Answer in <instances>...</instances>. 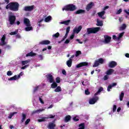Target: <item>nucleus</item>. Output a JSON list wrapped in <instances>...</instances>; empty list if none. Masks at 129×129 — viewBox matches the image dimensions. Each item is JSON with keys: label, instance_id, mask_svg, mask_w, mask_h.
<instances>
[{"label": "nucleus", "instance_id": "0e129e2a", "mask_svg": "<svg viewBox=\"0 0 129 129\" xmlns=\"http://www.w3.org/2000/svg\"><path fill=\"white\" fill-rule=\"evenodd\" d=\"M16 37L18 39H20L21 38V35H20L19 34H17L16 35Z\"/></svg>", "mask_w": 129, "mask_h": 129}, {"label": "nucleus", "instance_id": "0eeeda50", "mask_svg": "<svg viewBox=\"0 0 129 129\" xmlns=\"http://www.w3.org/2000/svg\"><path fill=\"white\" fill-rule=\"evenodd\" d=\"M9 21L10 25H14L16 22V16L14 15H9Z\"/></svg>", "mask_w": 129, "mask_h": 129}, {"label": "nucleus", "instance_id": "a19ab883", "mask_svg": "<svg viewBox=\"0 0 129 129\" xmlns=\"http://www.w3.org/2000/svg\"><path fill=\"white\" fill-rule=\"evenodd\" d=\"M30 121H31V119H30V118L27 119L26 120L25 123V125L29 124V123L30 122Z\"/></svg>", "mask_w": 129, "mask_h": 129}, {"label": "nucleus", "instance_id": "6e6d98bb", "mask_svg": "<svg viewBox=\"0 0 129 129\" xmlns=\"http://www.w3.org/2000/svg\"><path fill=\"white\" fill-rule=\"evenodd\" d=\"M27 67H29V65L28 64L25 65L24 67H21V69L24 70V69H26V68H27Z\"/></svg>", "mask_w": 129, "mask_h": 129}, {"label": "nucleus", "instance_id": "13d9d810", "mask_svg": "<svg viewBox=\"0 0 129 129\" xmlns=\"http://www.w3.org/2000/svg\"><path fill=\"white\" fill-rule=\"evenodd\" d=\"M76 41H77V42H78V43H79V44H83V42L82 41H80V39H76Z\"/></svg>", "mask_w": 129, "mask_h": 129}, {"label": "nucleus", "instance_id": "2eb2a0df", "mask_svg": "<svg viewBox=\"0 0 129 129\" xmlns=\"http://www.w3.org/2000/svg\"><path fill=\"white\" fill-rule=\"evenodd\" d=\"M83 66H88V62H82L76 66L77 68H80L81 67H83Z\"/></svg>", "mask_w": 129, "mask_h": 129}, {"label": "nucleus", "instance_id": "f03ea898", "mask_svg": "<svg viewBox=\"0 0 129 129\" xmlns=\"http://www.w3.org/2000/svg\"><path fill=\"white\" fill-rule=\"evenodd\" d=\"M75 10H76V6L74 4L67 5L62 8V11L66 12H74Z\"/></svg>", "mask_w": 129, "mask_h": 129}, {"label": "nucleus", "instance_id": "20e7f679", "mask_svg": "<svg viewBox=\"0 0 129 129\" xmlns=\"http://www.w3.org/2000/svg\"><path fill=\"white\" fill-rule=\"evenodd\" d=\"M6 34L3 35L2 38L1 39V42L0 43V46H5V49H7L8 50H10L11 49V46L9 45H7V42H6Z\"/></svg>", "mask_w": 129, "mask_h": 129}, {"label": "nucleus", "instance_id": "69168bd1", "mask_svg": "<svg viewBox=\"0 0 129 129\" xmlns=\"http://www.w3.org/2000/svg\"><path fill=\"white\" fill-rule=\"evenodd\" d=\"M62 73L63 75H66V71H65V70H63L62 71Z\"/></svg>", "mask_w": 129, "mask_h": 129}, {"label": "nucleus", "instance_id": "774afa93", "mask_svg": "<svg viewBox=\"0 0 129 129\" xmlns=\"http://www.w3.org/2000/svg\"><path fill=\"white\" fill-rule=\"evenodd\" d=\"M124 12L125 13V14H126L127 15H128L129 16V12L127 11L126 10H124Z\"/></svg>", "mask_w": 129, "mask_h": 129}, {"label": "nucleus", "instance_id": "5fc2aeb1", "mask_svg": "<svg viewBox=\"0 0 129 129\" xmlns=\"http://www.w3.org/2000/svg\"><path fill=\"white\" fill-rule=\"evenodd\" d=\"M116 110V105H114L113 107V112H115Z\"/></svg>", "mask_w": 129, "mask_h": 129}, {"label": "nucleus", "instance_id": "4be33fe9", "mask_svg": "<svg viewBox=\"0 0 129 129\" xmlns=\"http://www.w3.org/2000/svg\"><path fill=\"white\" fill-rule=\"evenodd\" d=\"M85 10H82V9H80V10L77 11L75 12V14L76 15H79L80 14H85Z\"/></svg>", "mask_w": 129, "mask_h": 129}, {"label": "nucleus", "instance_id": "412c9836", "mask_svg": "<svg viewBox=\"0 0 129 129\" xmlns=\"http://www.w3.org/2000/svg\"><path fill=\"white\" fill-rule=\"evenodd\" d=\"M113 72H114V70L110 69L106 71V74H107V75H111Z\"/></svg>", "mask_w": 129, "mask_h": 129}, {"label": "nucleus", "instance_id": "423d86ee", "mask_svg": "<svg viewBox=\"0 0 129 129\" xmlns=\"http://www.w3.org/2000/svg\"><path fill=\"white\" fill-rule=\"evenodd\" d=\"M104 60L102 58H100L98 60L95 61L94 64L93 66V67H97L99 66V64H103Z\"/></svg>", "mask_w": 129, "mask_h": 129}, {"label": "nucleus", "instance_id": "72a5a7b5", "mask_svg": "<svg viewBox=\"0 0 129 129\" xmlns=\"http://www.w3.org/2000/svg\"><path fill=\"white\" fill-rule=\"evenodd\" d=\"M81 54H82V53L81 52V51L78 50V51H76L75 56V57H78V56H79L80 55H81Z\"/></svg>", "mask_w": 129, "mask_h": 129}, {"label": "nucleus", "instance_id": "58836bf2", "mask_svg": "<svg viewBox=\"0 0 129 129\" xmlns=\"http://www.w3.org/2000/svg\"><path fill=\"white\" fill-rule=\"evenodd\" d=\"M54 117H55V115H53L52 114H49L46 117V119H48V118H54Z\"/></svg>", "mask_w": 129, "mask_h": 129}, {"label": "nucleus", "instance_id": "603ef678", "mask_svg": "<svg viewBox=\"0 0 129 129\" xmlns=\"http://www.w3.org/2000/svg\"><path fill=\"white\" fill-rule=\"evenodd\" d=\"M69 32H70V27H68L66 29V33L69 34Z\"/></svg>", "mask_w": 129, "mask_h": 129}, {"label": "nucleus", "instance_id": "a18cd8bd", "mask_svg": "<svg viewBox=\"0 0 129 129\" xmlns=\"http://www.w3.org/2000/svg\"><path fill=\"white\" fill-rule=\"evenodd\" d=\"M28 63H29V61H28V60H25V61H22V65H26V64H28Z\"/></svg>", "mask_w": 129, "mask_h": 129}, {"label": "nucleus", "instance_id": "a211bd4d", "mask_svg": "<svg viewBox=\"0 0 129 129\" xmlns=\"http://www.w3.org/2000/svg\"><path fill=\"white\" fill-rule=\"evenodd\" d=\"M96 26L98 27H102V26H103V22H102V21H100L99 19H97Z\"/></svg>", "mask_w": 129, "mask_h": 129}, {"label": "nucleus", "instance_id": "f257e3e1", "mask_svg": "<svg viewBox=\"0 0 129 129\" xmlns=\"http://www.w3.org/2000/svg\"><path fill=\"white\" fill-rule=\"evenodd\" d=\"M20 8V4L18 2H11L6 6V10H10L13 12H18Z\"/></svg>", "mask_w": 129, "mask_h": 129}, {"label": "nucleus", "instance_id": "9d476101", "mask_svg": "<svg viewBox=\"0 0 129 129\" xmlns=\"http://www.w3.org/2000/svg\"><path fill=\"white\" fill-rule=\"evenodd\" d=\"M46 78L47 79V81L49 82V83H53L54 82V77L51 74H48L46 75Z\"/></svg>", "mask_w": 129, "mask_h": 129}, {"label": "nucleus", "instance_id": "37998d69", "mask_svg": "<svg viewBox=\"0 0 129 129\" xmlns=\"http://www.w3.org/2000/svg\"><path fill=\"white\" fill-rule=\"evenodd\" d=\"M7 75L8 76H12V75H13V73H12V71H9L7 72Z\"/></svg>", "mask_w": 129, "mask_h": 129}, {"label": "nucleus", "instance_id": "393cba45", "mask_svg": "<svg viewBox=\"0 0 129 129\" xmlns=\"http://www.w3.org/2000/svg\"><path fill=\"white\" fill-rule=\"evenodd\" d=\"M70 22H71V20H68L67 21L61 22L60 24H62V25H66V26H68V25H69V24L70 23Z\"/></svg>", "mask_w": 129, "mask_h": 129}, {"label": "nucleus", "instance_id": "4c0bfd02", "mask_svg": "<svg viewBox=\"0 0 129 129\" xmlns=\"http://www.w3.org/2000/svg\"><path fill=\"white\" fill-rule=\"evenodd\" d=\"M47 119L46 117H42L41 119H38V121L39 122H42V121H45L46 119Z\"/></svg>", "mask_w": 129, "mask_h": 129}, {"label": "nucleus", "instance_id": "7c9ffc66", "mask_svg": "<svg viewBox=\"0 0 129 129\" xmlns=\"http://www.w3.org/2000/svg\"><path fill=\"white\" fill-rule=\"evenodd\" d=\"M126 28V25L125 24H123L121 27L119 28V31H123Z\"/></svg>", "mask_w": 129, "mask_h": 129}, {"label": "nucleus", "instance_id": "cd10ccee", "mask_svg": "<svg viewBox=\"0 0 129 129\" xmlns=\"http://www.w3.org/2000/svg\"><path fill=\"white\" fill-rule=\"evenodd\" d=\"M101 91H103V88L102 87H101L99 88L98 91L96 93H95L94 96H96V95H97L98 94V93H100V92H101Z\"/></svg>", "mask_w": 129, "mask_h": 129}, {"label": "nucleus", "instance_id": "338daca9", "mask_svg": "<svg viewBox=\"0 0 129 129\" xmlns=\"http://www.w3.org/2000/svg\"><path fill=\"white\" fill-rule=\"evenodd\" d=\"M4 1L6 4H7V5L10 4V0H4Z\"/></svg>", "mask_w": 129, "mask_h": 129}, {"label": "nucleus", "instance_id": "6ab92c4d", "mask_svg": "<svg viewBox=\"0 0 129 129\" xmlns=\"http://www.w3.org/2000/svg\"><path fill=\"white\" fill-rule=\"evenodd\" d=\"M51 42L49 40H43L39 43L41 45H49Z\"/></svg>", "mask_w": 129, "mask_h": 129}, {"label": "nucleus", "instance_id": "b1692460", "mask_svg": "<svg viewBox=\"0 0 129 129\" xmlns=\"http://www.w3.org/2000/svg\"><path fill=\"white\" fill-rule=\"evenodd\" d=\"M67 65L69 68H70V67H71V66H72V59L70 58L69 60H68L67 61Z\"/></svg>", "mask_w": 129, "mask_h": 129}, {"label": "nucleus", "instance_id": "f3484780", "mask_svg": "<svg viewBox=\"0 0 129 129\" xmlns=\"http://www.w3.org/2000/svg\"><path fill=\"white\" fill-rule=\"evenodd\" d=\"M45 109H39L38 110H35L32 111V114H35L36 113H40V112H42V111H44Z\"/></svg>", "mask_w": 129, "mask_h": 129}, {"label": "nucleus", "instance_id": "473e14b6", "mask_svg": "<svg viewBox=\"0 0 129 129\" xmlns=\"http://www.w3.org/2000/svg\"><path fill=\"white\" fill-rule=\"evenodd\" d=\"M79 126V129H84V128H85V125L84 123H82L80 124Z\"/></svg>", "mask_w": 129, "mask_h": 129}, {"label": "nucleus", "instance_id": "ea45409f", "mask_svg": "<svg viewBox=\"0 0 129 129\" xmlns=\"http://www.w3.org/2000/svg\"><path fill=\"white\" fill-rule=\"evenodd\" d=\"M18 30H16L14 32H11L10 33V35H11V36H13L14 35H17V34H18Z\"/></svg>", "mask_w": 129, "mask_h": 129}, {"label": "nucleus", "instance_id": "c03bdc74", "mask_svg": "<svg viewBox=\"0 0 129 129\" xmlns=\"http://www.w3.org/2000/svg\"><path fill=\"white\" fill-rule=\"evenodd\" d=\"M55 80L56 83H60V82H61V81L60 80V78L59 77L56 78Z\"/></svg>", "mask_w": 129, "mask_h": 129}, {"label": "nucleus", "instance_id": "e433bc0d", "mask_svg": "<svg viewBox=\"0 0 129 129\" xmlns=\"http://www.w3.org/2000/svg\"><path fill=\"white\" fill-rule=\"evenodd\" d=\"M59 36H60V33H59V32H57L56 33L54 34L52 37L53 38H58Z\"/></svg>", "mask_w": 129, "mask_h": 129}, {"label": "nucleus", "instance_id": "052dcab7", "mask_svg": "<svg viewBox=\"0 0 129 129\" xmlns=\"http://www.w3.org/2000/svg\"><path fill=\"white\" fill-rule=\"evenodd\" d=\"M70 42V40H69V39H67L64 42V44H69Z\"/></svg>", "mask_w": 129, "mask_h": 129}, {"label": "nucleus", "instance_id": "6e6552de", "mask_svg": "<svg viewBox=\"0 0 129 129\" xmlns=\"http://www.w3.org/2000/svg\"><path fill=\"white\" fill-rule=\"evenodd\" d=\"M104 38V41H103V43H104V44H108V43H110V41H111V37L105 35Z\"/></svg>", "mask_w": 129, "mask_h": 129}, {"label": "nucleus", "instance_id": "864d4df0", "mask_svg": "<svg viewBox=\"0 0 129 129\" xmlns=\"http://www.w3.org/2000/svg\"><path fill=\"white\" fill-rule=\"evenodd\" d=\"M21 76H23V72H21L17 76V78H21Z\"/></svg>", "mask_w": 129, "mask_h": 129}, {"label": "nucleus", "instance_id": "c85d7f7f", "mask_svg": "<svg viewBox=\"0 0 129 129\" xmlns=\"http://www.w3.org/2000/svg\"><path fill=\"white\" fill-rule=\"evenodd\" d=\"M17 79H18V77L17 75H15L14 77L8 79V80L9 81H12L13 80H17Z\"/></svg>", "mask_w": 129, "mask_h": 129}, {"label": "nucleus", "instance_id": "49530a36", "mask_svg": "<svg viewBox=\"0 0 129 129\" xmlns=\"http://www.w3.org/2000/svg\"><path fill=\"white\" fill-rule=\"evenodd\" d=\"M73 120H74V121H78L79 120V118L76 116L74 117L73 118Z\"/></svg>", "mask_w": 129, "mask_h": 129}, {"label": "nucleus", "instance_id": "4468645a", "mask_svg": "<svg viewBox=\"0 0 129 129\" xmlns=\"http://www.w3.org/2000/svg\"><path fill=\"white\" fill-rule=\"evenodd\" d=\"M82 30V26L80 25L78 28L75 27L73 30V32L78 34Z\"/></svg>", "mask_w": 129, "mask_h": 129}, {"label": "nucleus", "instance_id": "79ce46f5", "mask_svg": "<svg viewBox=\"0 0 129 129\" xmlns=\"http://www.w3.org/2000/svg\"><path fill=\"white\" fill-rule=\"evenodd\" d=\"M122 12V9H119L117 12H116V14L117 15H120V13H121Z\"/></svg>", "mask_w": 129, "mask_h": 129}, {"label": "nucleus", "instance_id": "bb28decb", "mask_svg": "<svg viewBox=\"0 0 129 129\" xmlns=\"http://www.w3.org/2000/svg\"><path fill=\"white\" fill-rule=\"evenodd\" d=\"M70 120H71V116L69 115L66 116L64 119L65 122H68V121H70Z\"/></svg>", "mask_w": 129, "mask_h": 129}, {"label": "nucleus", "instance_id": "e2e57ef3", "mask_svg": "<svg viewBox=\"0 0 129 129\" xmlns=\"http://www.w3.org/2000/svg\"><path fill=\"white\" fill-rule=\"evenodd\" d=\"M112 39L113 40H117V37H116V35H113L112 36Z\"/></svg>", "mask_w": 129, "mask_h": 129}, {"label": "nucleus", "instance_id": "680f3d73", "mask_svg": "<svg viewBox=\"0 0 129 129\" xmlns=\"http://www.w3.org/2000/svg\"><path fill=\"white\" fill-rule=\"evenodd\" d=\"M38 57L40 58V60H43V55L42 54L39 55Z\"/></svg>", "mask_w": 129, "mask_h": 129}, {"label": "nucleus", "instance_id": "9b49d317", "mask_svg": "<svg viewBox=\"0 0 129 129\" xmlns=\"http://www.w3.org/2000/svg\"><path fill=\"white\" fill-rule=\"evenodd\" d=\"M117 66V62L115 61H110L108 63V67L109 68H114Z\"/></svg>", "mask_w": 129, "mask_h": 129}, {"label": "nucleus", "instance_id": "09e8293b", "mask_svg": "<svg viewBox=\"0 0 129 129\" xmlns=\"http://www.w3.org/2000/svg\"><path fill=\"white\" fill-rule=\"evenodd\" d=\"M111 88H112L111 85H109L107 88V91L108 92L110 91V90L111 89Z\"/></svg>", "mask_w": 129, "mask_h": 129}, {"label": "nucleus", "instance_id": "a878e982", "mask_svg": "<svg viewBox=\"0 0 129 129\" xmlns=\"http://www.w3.org/2000/svg\"><path fill=\"white\" fill-rule=\"evenodd\" d=\"M57 86H58V84H57V83L55 82H52V84L51 85V87L53 89H55V88H57Z\"/></svg>", "mask_w": 129, "mask_h": 129}, {"label": "nucleus", "instance_id": "dca6fc26", "mask_svg": "<svg viewBox=\"0 0 129 129\" xmlns=\"http://www.w3.org/2000/svg\"><path fill=\"white\" fill-rule=\"evenodd\" d=\"M97 14L98 17H99V18H101V19H102L103 20H104V19H105V17H104V15H105V11H103L101 12H99Z\"/></svg>", "mask_w": 129, "mask_h": 129}, {"label": "nucleus", "instance_id": "bf43d9fd", "mask_svg": "<svg viewBox=\"0 0 129 129\" xmlns=\"http://www.w3.org/2000/svg\"><path fill=\"white\" fill-rule=\"evenodd\" d=\"M38 89H39V86L36 87L34 89V92H36Z\"/></svg>", "mask_w": 129, "mask_h": 129}, {"label": "nucleus", "instance_id": "5701e85b", "mask_svg": "<svg viewBox=\"0 0 129 129\" xmlns=\"http://www.w3.org/2000/svg\"><path fill=\"white\" fill-rule=\"evenodd\" d=\"M22 118L21 120V123H23V122H24V121H25V120H26V118L27 117V115L26 114L24 113H22Z\"/></svg>", "mask_w": 129, "mask_h": 129}, {"label": "nucleus", "instance_id": "2f4dec72", "mask_svg": "<svg viewBox=\"0 0 129 129\" xmlns=\"http://www.w3.org/2000/svg\"><path fill=\"white\" fill-rule=\"evenodd\" d=\"M124 96V93H123V92H121V94L119 95V99L120 101H122Z\"/></svg>", "mask_w": 129, "mask_h": 129}, {"label": "nucleus", "instance_id": "7ed1b4c3", "mask_svg": "<svg viewBox=\"0 0 129 129\" xmlns=\"http://www.w3.org/2000/svg\"><path fill=\"white\" fill-rule=\"evenodd\" d=\"M24 23L25 26L27 27L25 28V31L26 32H29V31H32L33 27H31V22H30V20L28 18H24Z\"/></svg>", "mask_w": 129, "mask_h": 129}, {"label": "nucleus", "instance_id": "de8ad7c7", "mask_svg": "<svg viewBox=\"0 0 129 129\" xmlns=\"http://www.w3.org/2000/svg\"><path fill=\"white\" fill-rule=\"evenodd\" d=\"M67 37H68V33H66L62 39V41H64V40H65L67 38Z\"/></svg>", "mask_w": 129, "mask_h": 129}, {"label": "nucleus", "instance_id": "f704fd0d", "mask_svg": "<svg viewBox=\"0 0 129 129\" xmlns=\"http://www.w3.org/2000/svg\"><path fill=\"white\" fill-rule=\"evenodd\" d=\"M123 35H124V32H122L121 33H120L119 34L118 37H117V41H118V40H120V39H121V38H122Z\"/></svg>", "mask_w": 129, "mask_h": 129}, {"label": "nucleus", "instance_id": "3c124183", "mask_svg": "<svg viewBox=\"0 0 129 129\" xmlns=\"http://www.w3.org/2000/svg\"><path fill=\"white\" fill-rule=\"evenodd\" d=\"M108 75H106L105 76H104V78H103V79L104 80L106 81V80H107V79H108Z\"/></svg>", "mask_w": 129, "mask_h": 129}, {"label": "nucleus", "instance_id": "aec40b11", "mask_svg": "<svg viewBox=\"0 0 129 129\" xmlns=\"http://www.w3.org/2000/svg\"><path fill=\"white\" fill-rule=\"evenodd\" d=\"M36 53L33 52V51H31L30 52L27 53L26 55V57H34V56H36Z\"/></svg>", "mask_w": 129, "mask_h": 129}, {"label": "nucleus", "instance_id": "c9c22d12", "mask_svg": "<svg viewBox=\"0 0 129 129\" xmlns=\"http://www.w3.org/2000/svg\"><path fill=\"white\" fill-rule=\"evenodd\" d=\"M51 19H52V17L49 16L45 19V22H46V23H48V22L51 21Z\"/></svg>", "mask_w": 129, "mask_h": 129}, {"label": "nucleus", "instance_id": "c756f323", "mask_svg": "<svg viewBox=\"0 0 129 129\" xmlns=\"http://www.w3.org/2000/svg\"><path fill=\"white\" fill-rule=\"evenodd\" d=\"M61 91H62V89L60 86H57L54 90L55 92H61Z\"/></svg>", "mask_w": 129, "mask_h": 129}, {"label": "nucleus", "instance_id": "39448f33", "mask_svg": "<svg viewBox=\"0 0 129 129\" xmlns=\"http://www.w3.org/2000/svg\"><path fill=\"white\" fill-rule=\"evenodd\" d=\"M99 31H100V27H93L87 29V32L89 35H90V34H96Z\"/></svg>", "mask_w": 129, "mask_h": 129}, {"label": "nucleus", "instance_id": "4d7b16f0", "mask_svg": "<svg viewBox=\"0 0 129 129\" xmlns=\"http://www.w3.org/2000/svg\"><path fill=\"white\" fill-rule=\"evenodd\" d=\"M39 101L42 103V104H44V103H45L44 102V101H43V99H42V98H41V97H39Z\"/></svg>", "mask_w": 129, "mask_h": 129}, {"label": "nucleus", "instance_id": "1a4fd4ad", "mask_svg": "<svg viewBox=\"0 0 129 129\" xmlns=\"http://www.w3.org/2000/svg\"><path fill=\"white\" fill-rule=\"evenodd\" d=\"M98 99H99V98L97 96L91 98L89 99V104H95Z\"/></svg>", "mask_w": 129, "mask_h": 129}, {"label": "nucleus", "instance_id": "f8f14e48", "mask_svg": "<svg viewBox=\"0 0 129 129\" xmlns=\"http://www.w3.org/2000/svg\"><path fill=\"white\" fill-rule=\"evenodd\" d=\"M34 5L31 6H26L24 7V11L25 12H32L34 10Z\"/></svg>", "mask_w": 129, "mask_h": 129}, {"label": "nucleus", "instance_id": "8fccbe9b", "mask_svg": "<svg viewBox=\"0 0 129 129\" xmlns=\"http://www.w3.org/2000/svg\"><path fill=\"white\" fill-rule=\"evenodd\" d=\"M85 93L86 95H89V94H90V92H89L88 90H87L85 91Z\"/></svg>", "mask_w": 129, "mask_h": 129}, {"label": "nucleus", "instance_id": "ddd939ff", "mask_svg": "<svg viewBox=\"0 0 129 129\" xmlns=\"http://www.w3.org/2000/svg\"><path fill=\"white\" fill-rule=\"evenodd\" d=\"M94 6V3L93 2H90L87 5L86 7V11H87V12H89V11H90V10L92 9Z\"/></svg>", "mask_w": 129, "mask_h": 129}]
</instances>
